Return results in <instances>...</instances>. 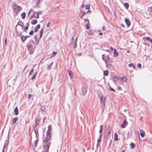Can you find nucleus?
<instances>
[{"instance_id": "0e129e2a", "label": "nucleus", "mask_w": 152, "mask_h": 152, "mask_svg": "<svg viewBox=\"0 0 152 152\" xmlns=\"http://www.w3.org/2000/svg\"><path fill=\"white\" fill-rule=\"evenodd\" d=\"M4 42H5V44H7V39H5V41H4Z\"/></svg>"}, {"instance_id": "774afa93", "label": "nucleus", "mask_w": 152, "mask_h": 152, "mask_svg": "<svg viewBox=\"0 0 152 152\" xmlns=\"http://www.w3.org/2000/svg\"><path fill=\"white\" fill-rule=\"evenodd\" d=\"M85 6L84 5V4H82V5H81V7L82 8H84V7H85Z\"/></svg>"}, {"instance_id": "13d9d810", "label": "nucleus", "mask_w": 152, "mask_h": 152, "mask_svg": "<svg viewBox=\"0 0 152 152\" xmlns=\"http://www.w3.org/2000/svg\"><path fill=\"white\" fill-rule=\"evenodd\" d=\"M39 39H39V40H37V41H36L37 42L36 44L37 45H38V44Z\"/></svg>"}, {"instance_id": "a19ab883", "label": "nucleus", "mask_w": 152, "mask_h": 152, "mask_svg": "<svg viewBox=\"0 0 152 152\" xmlns=\"http://www.w3.org/2000/svg\"><path fill=\"white\" fill-rule=\"evenodd\" d=\"M90 8V4H87L86 6V9H89Z\"/></svg>"}, {"instance_id": "37998d69", "label": "nucleus", "mask_w": 152, "mask_h": 152, "mask_svg": "<svg viewBox=\"0 0 152 152\" xmlns=\"http://www.w3.org/2000/svg\"><path fill=\"white\" fill-rule=\"evenodd\" d=\"M44 31V30L43 28L41 29L40 31V34L42 35Z\"/></svg>"}, {"instance_id": "f257e3e1", "label": "nucleus", "mask_w": 152, "mask_h": 152, "mask_svg": "<svg viewBox=\"0 0 152 152\" xmlns=\"http://www.w3.org/2000/svg\"><path fill=\"white\" fill-rule=\"evenodd\" d=\"M43 142H44L43 147L45 151H43L42 152H48L49 149L51 145V142L50 141H47L46 140H43Z\"/></svg>"}, {"instance_id": "49530a36", "label": "nucleus", "mask_w": 152, "mask_h": 152, "mask_svg": "<svg viewBox=\"0 0 152 152\" xmlns=\"http://www.w3.org/2000/svg\"><path fill=\"white\" fill-rule=\"evenodd\" d=\"M101 139H102L101 138H99V139L97 140V142H98L99 143V142H101Z\"/></svg>"}, {"instance_id": "a878e982", "label": "nucleus", "mask_w": 152, "mask_h": 152, "mask_svg": "<svg viewBox=\"0 0 152 152\" xmlns=\"http://www.w3.org/2000/svg\"><path fill=\"white\" fill-rule=\"evenodd\" d=\"M104 74L105 76H107L108 74V71L107 70H106L104 71Z\"/></svg>"}, {"instance_id": "a18cd8bd", "label": "nucleus", "mask_w": 152, "mask_h": 152, "mask_svg": "<svg viewBox=\"0 0 152 152\" xmlns=\"http://www.w3.org/2000/svg\"><path fill=\"white\" fill-rule=\"evenodd\" d=\"M31 94H28L27 97L28 99H29L31 98Z\"/></svg>"}, {"instance_id": "6ab92c4d", "label": "nucleus", "mask_w": 152, "mask_h": 152, "mask_svg": "<svg viewBox=\"0 0 152 152\" xmlns=\"http://www.w3.org/2000/svg\"><path fill=\"white\" fill-rule=\"evenodd\" d=\"M118 135L116 133L115 134L114 140L115 141H117L118 140Z\"/></svg>"}, {"instance_id": "0eeeda50", "label": "nucleus", "mask_w": 152, "mask_h": 152, "mask_svg": "<svg viewBox=\"0 0 152 152\" xmlns=\"http://www.w3.org/2000/svg\"><path fill=\"white\" fill-rule=\"evenodd\" d=\"M105 99L106 98L105 97L101 96L100 97L101 103L102 104H103L104 105Z\"/></svg>"}, {"instance_id": "2f4dec72", "label": "nucleus", "mask_w": 152, "mask_h": 152, "mask_svg": "<svg viewBox=\"0 0 152 152\" xmlns=\"http://www.w3.org/2000/svg\"><path fill=\"white\" fill-rule=\"evenodd\" d=\"M148 10L150 11V14L152 15V6L151 7L149 8Z\"/></svg>"}, {"instance_id": "69168bd1", "label": "nucleus", "mask_w": 152, "mask_h": 152, "mask_svg": "<svg viewBox=\"0 0 152 152\" xmlns=\"http://www.w3.org/2000/svg\"><path fill=\"white\" fill-rule=\"evenodd\" d=\"M102 129H100V130L99 131V133H101L102 132Z\"/></svg>"}, {"instance_id": "cd10ccee", "label": "nucleus", "mask_w": 152, "mask_h": 152, "mask_svg": "<svg viewBox=\"0 0 152 152\" xmlns=\"http://www.w3.org/2000/svg\"><path fill=\"white\" fill-rule=\"evenodd\" d=\"M124 6L127 9H128L129 7V4L128 3H126L124 4Z\"/></svg>"}, {"instance_id": "4d7b16f0", "label": "nucleus", "mask_w": 152, "mask_h": 152, "mask_svg": "<svg viewBox=\"0 0 152 152\" xmlns=\"http://www.w3.org/2000/svg\"><path fill=\"white\" fill-rule=\"evenodd\" d=\"M5 144L6 143H5L4 144V147H3V150H2V152H4V148L5 147Z\"/></svg>"}, {"instance_id": "c03bdc74", "label": "nucleus", "mask_w": 152, "mask_h": 152, "mask_svg": "<svg viewBox=\"0 0 152 152\" xmlns=\"http://www.w3.org/2000/svg\"><path fill=\"white\" fill-rule=\"evenodd\" d=\"M86 12H83V13L82 14V15L80 17L81 18H82V17L84 16V15L86 13Z\"/></svg>"}, {"instance_id": "f03ea898", "label": "nucleus", "mask_w": 152, "mask_h": 152, "mask_svg": "<svg viewBox=\"0 0 152 152\" xmlns=\"http://www.w3.org/2000/svg\"><path fill=\"white\" fill-rule=\"evenodd\" d=\"M13 9L15 12L17 13L21 10L22 8L15 4L13 6Z\"/></svg>"}, {"instance_id": "6e6d98bb", "label": "nucleus", "mask_w": 152, "mask_h": 152, "mask_svg": "<svg viewBox=\"0 0 152 152\" xmlns=\"http://www.w3.org/2000/svg\"><path fill=\"white\" fill-rule=\"evenodd\" d=\"M102 29L103 31L105 30L106 28L104 26H103L102 27Z\"/></svg>"}, {"instance_id": "3c124183", "label": "nucleus", "mask_w": 152, "mask_h": 152, "mask_svg": "<svg viewBox=\"0 0 152 152\" xmlns=\"http://www.w3.org/2000/svg\"><path fill=\"white\" fill-rule=\"evenodd\" d=\"M50 23L49 22L47 24L46 26L47 27H49L50 26Z\"/></svg>"}, {"instance_id": "ddd939ff", "label": "nucleus", "mask_w": 152, "mask_h": 152, "mask_svg": "<svg viewBox=\"0 0 152 152\" xmlns=\"http://www.w3.org/2000/svg\"><path fill=\"white\" fill-rule=\"evenodd\" d=\"M52 126L51 125H49L48 127V130L47 133H50V132L51 130Z\"/></svg>"}, {"instance_id": "de8ad7c7", "label": "nucleus", "mask_w": 152, "mask_h": 152, "mask_svg": "<svg viewBox=\"0 0 152 152\" xmlns=\"http://www.w3.org/2000/svg\"><path fill=\"white\" fill-rule=\"evenodd\" d=\"M34 33V31H31L29 33V34L30 35H32Z\"/></svg>"}, {"instance_id": "1a4fd4ad", "label": "nucleus", "mask_w": 152, "mask_h": 152, "mask_svg": "<svg viewBox=\"0 0 152 152\" xmlns=\"http://www.w3.org/2000/svg\"><path fill=\"white\" fill-rule=\"evenodd\" d=\"M140 134L142 137H143L145 136V132L144 131L141 129H140Z\"/></svg>"}, {"instance_id": "bb28decb", "label": "nucleus", "mask_w": 152, "mask_h": 152, "mask_svg": "<svg viewBox=\"0 0 152 152\" xmlns=\"http://www.w3.org/2000/svg\"><path fill=\"white\" fill-rule=\"evenodd\" d=\"M68 73H69V76H70V78H73V76L72 75V73L70 71H69Z\"/></svg>"}, {"instance_id": "9b49d317", "label": "nucleus", "mask_w": 152, "mask_h": 152, "mask_svg": "<svg viewBox=\"0 0 152 152\" xmlns=\"http://www.w3.org/2000/svg\"><path fill=\"white\" fill-rule=\"evenodd\" d=\"M18 119V117H17L14 118L12 120V125H14L17 121Z\"/></svg>"}, {"instance_id": "f704fd0d", "label": "nucleus", "mask_w": 152, "mask_h": 152, "mask_svg": "<svg viewBox=\"0 0 152 152\" xmlns=\"http://www.w3.org/2000/svg\"><path fill=\"white\" fill-rule=\"evenodd\" d=\"M41 110L43 111H45L46 109L45 108V107L44 106H42L41 108Z\"/></svg>"}, {"instance_id": "bf43d9fd", "label": "nucleus", "mask_w": 152, "mask_h": 152, "mask_svg": "<svg viewBox=\"0 0 152 152\" xmlns=\"http://www.w3.org/2000/svg\"><path fill=\"white\" fill-rule=\"evenodd\" d=\"M121 88L120 86H118V87L117 89L118 90H120Z\"/></svg>"}, {"instance_id": "473e14b6", "label": "nucleus", "mask_w": 152, "mask_h": 152, "mask_svg": "<svg viewBox=\"0 0 152 152\" xmlns=\"http://www.w3.org/2000/svg\"><path fill=\"white\" fill-rule=\"evenodd\" d=\"M34 131L35 133L36 134V137L37 138L38 137L37 136V133H38V130L37 129H34Z\"/></svg>"}, {"instance_id": "7ed1b4c3", "label": "nucleus", "mask_w": 152, "mask_h": 152, "mask_svg": "<svg viewBox=\"0 0 152 152\" xmlns=\"http://www.w3.org/2000/svg\"><path fill=\"white\" fill-rule=\"evenodd\" d=\"M27 45L29 53L30 54H33L34 51V49L33 48L32 45L31 44H28Z\"/></svg>"}, {"instance_id": "20e7f679", "label": "nucleus", "mask_w": 152, "mask_h": 152, "mask_svg": "<svg viewBox=\"0 0 152 152\" xmlns=\"http://www.w3.org/2000/svg\"><path fill=\"white\" fill-rule=\"evenodd\" d=\"M41 118L39 117H37L35 118V124L36 125H38L41 121Z\"/></svg>"}, {"instance_id": "4468645a", "label": "nucleus", "mask_w": 152, "mask_h": 152, "mask_svg": "<svg viewBox=\"0 0 152 152\" xmlns=\"http://www.w3.org/2000/svg\"><path fill=\"white\" fill-rule=\"evenodd\" d=\"M77 38L75 40V42L73 44V47L74 48H76L77 47Z\"/></svg>"}, {"instance_id": "5fc2aeb1", "label": "nucleus", "mask_w": 152, "mask_h": 152, "mask_svg": "<svg viewBox=\"0 0 152 152\" xmlns=\"http://www.w3.org/2000/svg\"><path fill=\"white\" fill-rule=\"evenodd\" d=\"M42 1L40 0H38V1H37V4H38L40 2Z\"/></svg>"}, {"instance_id": "dca6fc26", "label": "nucleus", "mask_w": 152, "mask_h": 152, "mask_svg": "<svg viewBox=\"0 0 152 152\" xmlns=\"http://www.w3.org/2000/svg\"><path fill=\"white\" fill-rule=\"evenodd\" d=\"M111 132V128L110 127L108 126L106 131V132L107 133V135H108Z\"/></svg>"}, {"instance_id": "603ef678", "label": "nucleus", "mask_w": 152, "mask_h": 152, "mask_svg": "<svg viewBox=\"0 0 152 152\" xmlns=\"http://www.w3.org/2000/svg\"><path fill=\"white\" fill-rule=\"evenodd\" d=\"M132 66H133V64H132V63L129 64H128V66L129 67H131Z\"/></svg>"}, {"instance_id": "4c0bfd02", "label": "nucleus", "mask_w": 152, "mask_h": 152, "mask_svg": "<svg viewBox=\"0 0 152 152\" xmlns=\"http://www.w3.org/2000/svg\"><path fill=\"white\" fill-rule=\"evenodd\" d=\"M89 23L88 22L87 23V24L86 25V28L87 29H89L90 28V26H89Z\"/></svg>"}, {"instance_id": "79ce46f5", "label": "nucleus", "mask_w": 152, "mask_h": 152, "mask_svg": "<svg viewBox=\"0 0 152 152\" xmlns=\"http://www.w3.org/2000/svg\"><path fill=\"white\" fill-rule=\"evenodd\" d=\"M32 12V9H30V10L29 11L28 13V16H29V15Z\"/></svg>"}, {"instance_id": "7c9ffc66", "label": "nucleus", "mask_w": 152, "mask_h": 152, "mask_svg": "<svg viewBox=\"0 0 152 152\" xmlns=\"http://www.w3.org/2000/svg\"><path fill=\"white\" fill-rule=\"evenodd\" d=\"M38 15V17H37L36 18H39V15L42 14V12L41 11H39L38 12H36Z\"/></svg>"}, {"instance_id": "f3484780", "label": "nucleus", "mask_w": 152, "mask_h": 152, "mask_svg": "<svg viewBox=\"0 0 152 152\" xmlns=\"http://www.w3.org/2000/svg\"><path fill=\"white\" fill-rule=\"evenodd\" d=\"M37 72H35L34 73L33 76L31 78V79L32 80H33L36 77V76L37 75Z\"/></svg>"}, {"instance_id": "5701e85b", "label": "nucleus", "mask_w": 152, "mask_h": 152, "mask_svg": "<svg viewBox=\"0 0 152 152\" xmlns=\"http://www.w3.org/2000/svg\"><path fill=\"white\" fill-rule=\"evenodd\" d=\"M29 26V24H27V26H26L24 28V31H25L26 32H27V30L28 29V27Z\"/></svg>"}, {"instance_id": "58836bf2", "label": "nucleus", "mask_w": 152, "mask_h": 152, "mask_svg": "<svg viewBox=\"0 0 152 152\" xmlns=\"http://www.w3.org/2000/svg\"><path fill=\"white\" fill-rule=\"evenodd\" d=\"M75 41H71L69 44V45L70 46L72 45H73V44L74 43Z\"/></svg>"}, {"instance_id": "e2e57ef3", "label": "nucleus", "mask_w": 152, "mask_h": 152, "mask_svg": "<svg viewBox=\"0 0 152 152\" xmlns=\"http://www.w3.org/2000/svg\"><path fill=\"white\" fill-rule=\"evenodd\" d=\"M110 48L112 50H113V48L111 47V46H110Z\"/></svg>"}, {"instance_id": "8fccbe9b", "label": "nucleus", "mask_w": 152, "mask_h": 152, "mask_svg": "<svg viewBox=\"0 0 152 152\" xmlns=\"http://www.w3.org/2000/svg\"><path fill=\"white\" fill-rule=\"evenodd\" d=\"M34 39H35V41H37V36L36 35H35L34 36Z\"/></svg>"}, {"instance_id": "393cba45", "label": "nucleus", "mask_w": 152, "mask_h": 152, "mask_svg": "<svg viewBox=\"0 0 152 152\" xmlns=\"http://www.w3.org/2000/svg\"><path fill=\"white\" fill-rule=\"evenodd\" d=\"M15 114H18V111L17 107H16L14 110Z\"/></svg>"}, {"instance_id": "052dcab7", "label": "nucleus", "mask_w": 152, "mask_h": 152, "mask_svg": "<svg viewBox=\"0 0 152 152\" xmlns=\"http://www.w3.org/2000/svg\"><path fill=\"white\" fill-rule=\"evenodd\" d=\"M84 20L85 21H88V22H89V20L88 19H85Z\"/></svg>"}, {"instance_id": "a211bd4d", "label": "nucleus", "mask_w": 152, "mask_h": 152, "mask_svg": "<svg viewBox=\"0 0 152 152\" xmlns=\"http://www.w3.org/2000/svg\"><path fill=\"white\" fill-rule=\"evenodd\" d=\"M37 20H32L31 21V23L32 24L35 25L37 23Z\"/></svg>"}, {"instance_id": "9d476101", "label": "nucleus", "mask_w": 152, "mask_h": 152, "mask_svg": "<svg viewBox=\"0 0 152 152\" xmlns=\"http://www.w3.org/2000/svg\"><path fill=\"white\" fill-rule=\"evenodd\" d=\"M40 27V25L39 24L37 25L35 28L34 29V31L36 32H37L39 28Z\"/></svg>"}, {"instance_id": "338daca9", "label": "nucleus", "mask_w": 152, "mask_h": 152, "mask_svg": "<svg viewBox=\"0 0 152 152\" xmlns=\"http://www.w3.org/2000/svg\"><path fill=\"white\" fill-rule=\"evenodd\" d=\"M104 61H105V64L107 65V60H105Z\"/></svg>"}, {"instance_id": "864d4df0", "label": "nucleus", "mask_w": 152, "mask_h": 152, "mask_svg": "<svg viewBox=\"0 0 152 152\" xmlns=\"http://www.w3.org/2000/svg\"><path fill=\"white\" fill-rule=\"evenodd\" d=\"M110 89L111 90L113 91V92H115V90L111 87H110Z\"/></svg>"}, {"instance_id": "e433bc0d", "label": "nucleus", "mask_w": 152, "mask_h": 152, "mask_svg": "<svg viewBox=\"0 0 152 152\" xmlns=\"http://www.w3.org/2000/svg\"><path fill=\"white\" fill-rule=\"evenodd\" d=\"M52 63H53V62L51 63L50 64H49L48 65V69H50V68L51 67L52 65Z\"/></svg>"}, {"instance_id": "412c9836", "label": "nucleus", "mask_w": 152, "mask_h": 152, "mask_svg": "<svg viewBox=\"0 0 152 152\" xmlns=\"http://www.w3.org/2000/svg\"><path fill=\"white\" fill-rule=\"evenodd\" d=\"M22 18L23 19H25L26 17V13L25 12H23L21 14Z\"/></svg>"}, {"instance_id": "4be33fe9", "label": "nucleus", "mask_w": 152, "mask_h": 152, "mask_svg": "<svg viewBox=\"0 0 152 152\" xmlns=\"http://www.w3.org/2000/svg\"><path fill=\"white\" fill-rule=\"evenodd\" d=\"M57 52L54 51L53 52L52 56L50 57V58H51L52 57H53L55 56L57 54Z\"/></svg>"}, {"instance_id": "b1692460", "label": "nucleus", "mask_w": 152, "mask_h": 152, "mask_svg": "<svg viewBox=\"0 0 152 152\" xmlns=\"http://www.w3.org/2000/svg\"><path fill=\"white\" fill-rule=\"evenodd\" d=\"M21 39L22 42H24L26 41V38L25 37V36H23L21 37Z\"/></svg>"}, {"instance_id": "2eb2a0df", "label": "nucleus", "mask_w": 152, "mask_h": 152, "mask_svg": "<svg viewBox=\"0 0 152 152\" xmlns=\"http://www.w3.org/2000/svg\"><path fill=\"white\" fill-rule=\"evenodd\" d=\"M113 54L116 57L118 56V53L117 51V50L115 49H114Z\"/></svg>"}, {"instance_id": "39448f33", "label": "nucleus", "mask_w": 152, "mask_h": 152, "mask_svg": "<svg viewBox=\"0 0 152 152\" xmlns=\"http://www.w3.org/2000/svg\"><path fill=\"white\" fill-rule=\"evenodd\" d=\"M128 123L126 120L124 121L123 124L121 125V127L122 128H124L126 127Z\"/></svg>"}, {"instance_id": "680f3d73", "label": "nucleus", "mask_w": 152, "mask_h": 152, "mask_svg": "<svg viewBox=\"0 0 152 152\" xmlns=\"http://www.w3.org/2000/svg\"><path fill=\"white\" fill-rule=\"evenodd\" d=\"M103 127V126L102 125H101L100 126V129H102V130Z\"/></svg>"}, {"instance_id": "6e6552de", "label": "nucleus", "mask_w": 152, "mask_h": 152, "mask_svg": "<svg viewBox=\"0 0 152 152\" xmlns=\"http://www.w3.org/2000/svg\"><path fill=\"white\" fill-rule=\"evenodd\" d=\"M125 20L127 26H129L130 25V22L129 19H125Z\"/></svg>"}, {"instance_id": "423d86ee", "label": "nucleus", "mask_w": 152, "mask_h": 152, "mask_svg": "<svg viewBox=\"0 0 152 152\" xmlns=\"http://www.w3.org/2000/svg\"><path fill=\"white\" fill-rule=\"evenodd\" d=\"M50 133H47V137L44 140H46L47 141H50Z\"/></svg>"}, {"instance_id": "09e8293b", "label": "nucleus", "mask_w": 152, "mask_h": 152, "mask_svg": "<svg viewBox=\"0 0 152 152\" xmlns=\"http://www.w3.org/2000/svg\"><path fill=\"white\" fill-rule=\"evenodd\" d=\"M141 64L140 63H138L137 65V66L139 68H141Z\"/></svg>"}, {"instance_id": "c9c22d12", "label": "nucleus", "mask_w": 152, "mask_h": 152, "mask_svg": "<svg viewBox=\"0 0 152 152\" xmlns=\"http://www.w3.org/2000/svg\"><path fill=\"white\" fill-rule=\"evenodd\" d=\"M121 80H122V81L126 82V78L124 76V77L121 78Z\"/></svg>"}, {"instance_id": "c756f323", "label": "nucleus", "mask_w": 152, "mask_h": 152, "mask_svg": "<svg viewBox=\"0 0 152 152\" xmlns=\"http://www.w3.org/2000/svg\"><path fill=\"white\" fill-rule=\"evenodd\" d=\"M143 39H145L146 40L150 41L151 40V39L148 37H144L143 38Z\"/></svg>"}, {"instance_id": "c85d7f7f", "label": "nucleus", "mask_w": 152, "mask_h": 152, "mask_svg": "<svg viewBox=\"0 0 152 152\" xmlns=\"http://www.w3.org/2000/svg\"><path fill=\"white\" fill-rule=\"evenodd\" d=\"M17 25H19L21 26H23V24L21 21H19Z\"/></svg>"}, {"instance_id": "72a5a7b5", "label": "nucleus", "mask_w": 152, "mask_h": 152, "mask_svg": "<svg viewBox=\"0 0 152 152\" xmlns=\"http://www.w3.org/2000/svg\"><path fill=\"white\" fill-rule=\"evenodd\" d=\"M38 140L37 139L34 142V145L35 147L37 146V144L38 143Z\"/></svg>"}, {"instance_id": "ea45409f", "label": "nucleus", "mask_w": 152, "mask_h": 152, "mask_svg": "<svg viewBox=\"0 0 152 152\" xmlns=\"http://www.w3.org/2000/svg\"><path fill=\"white\" fill-rule=\"evenodd\" d=\"M34 71V69H32L29 72V75H31L32 74V73Z\"/></svg>"}, {"instance_id": "f8f14e48", "label": "nucleus", "mask_w": 152, "mask_h": 152, "mask_svg": "<svg viewBox=\"0 0 152 152\" xmlns=\"http://www.w3.org/2000/svg\"><path fill=\"white\" fill-rule=\"evenodd\" d=\"M87 92V90L85 88H83L82 89V94L84 95Z\"/></svg>"}, {"instance_id": "aec40b11", "label": "nucleus", "mask_w": 152, "mask_h": 152, "mask_svg": "<svg viewBox=\"0 0 152 152\" xmlns=\"http://www.w3.org/2000/svg\"><path fill=\"white\" fill-rule=\"evenodd\" d=\"M130 145L132 149L134 148L135 146V144L133 143V142H131L130 144Z\"/></svg>"}]
</instances>
